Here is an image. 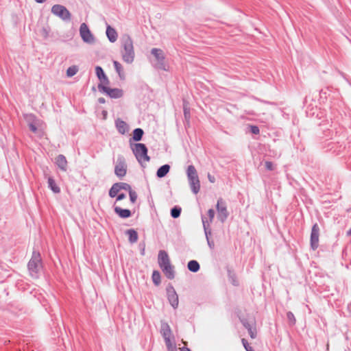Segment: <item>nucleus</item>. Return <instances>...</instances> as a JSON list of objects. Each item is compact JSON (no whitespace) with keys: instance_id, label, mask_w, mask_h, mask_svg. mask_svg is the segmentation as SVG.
<instances>
[{"instance_id":"obj_1","label":"nucleus","mask_w":351,"mask_h":351,"mask_svg":"<svg viewBox=\"0 0 351 351\" xmlns=\"http://www.w3.org/2000/svg\"><path fill=\"white\" fill-rule=\"evenodd\" d=\"M121 42L122 47L121 53L123 60L128 64L132 63L135 56L132 39L129 35H124L121 38Z\"/></svg>"},{"instance_id":"obj_2","label":"nucleus","mask_w":351,"mask_h":351,"mask_svg":"<svg viewBox=\"0 0 351 351\" xmlns=\"http://www.w3.org/2000/svg\"><path fill=\"white\" fill-rule=\"evenodd\" d=\"M29 275L34 278H38L43 268L42 258L38 252L34 251L32 258L27 264Z\"/></svg>"},{"instance_id":"obj_3","label":"nucleus","mask_w":351,"mask_h":351,"mask_svg":"<svg viewBox=\"0 0 351 351\" xmlns=\"http://www.w3.org/2000/svg\"><path fill=\"white\" fill-rule=\"evenodd\" d=\"M131 149L136 160L143 167V163L149 162L150 157L147 155V148L143 143H134L131 145Z\"/></svg>"},{"instance_id":"obj_4","label":"nucleus","mask_w":351,"mask_h":351,"mask_svg":"<svg viewBox=\"0 0 351 351\" xmlns=\"http://www.w3.org/2000/svg\"><path fill=\"white\" fill-rule=\"evenodd\" d=\"M186 176L191 191L194 194H197L200 190V182L197 171L193 165L188 166Z\"/></svg>"},{"instance_id":"obj_5","label":"nucleus","mask_w":351,"mask_h":351,"mask_svg":"<svg viewBox=\"0 0 351 351\" xmlns=\"http://www.w3.org/2000/svg\"><path fill=\"white\" fill-rule=\"evenodd\" d=\"M51 13L64 21H69L71 19V12L65 6L60 4H56L52 6Z\"/></svg>"},{"instance_id":"obj_6","label":"nucleus","mask_w":351,"mask_h":351,"mask_svg":"<svg viewBox=\"0 0 351 351\" xmlns=\"http://www.w3.org/2000/svg\"><path fill=\"white\" fill-rule=\"evenodd\" d=\"M152 54L154 56L156 63L154 64V66L160 70H166V65L165 63V55L160 49L153 48L151 51Z\"/></svg>"},{"instance_id":"obj_7","label":"nucleus","mask_w":351,"mask_h":351,"mask_svg":"<svg viewBox=\"0 0 351 351\" xmlns=\"http://www.w3.org/2000/svg\"><path fill=\"white\" fill-rule=\"evenodd\" d=\"M218 219L223 223L228 218L229 213L227 210V206L222 198H219L216 205Z\"/></svg>"},{"instance_id":"obj_8","label":"nucleus","mask_w":351,"mask_h":351,"mask_svg":"<svg viewBox=\"0 0 351 351\" xmlns=\"http://www.w3.org/2000/svg\"><path fill=\"white\" fill-rule=\"evenodd\" d=\"M98 89L101 92L105 93L111 98L118 99L123 96V90L120 88H111L101 84H98Z\"/></svg>"},{"instance_id":"obj_9","label":"nucleus","mask_w":351,"mask_h":351,"mask_svg":"<svg viewBox=\"0 0 351 351\" xmlns=\"http://www.w3.org/2000/svg\"><path fill=\"white\" fill-rule=\"evenodd\" d=\"M80 34L84 42L90 44L94 43V36L86 23H83L81 24L80 27Z\"/></svg>"},{"instance_id":"obj_10","label":"nucleus","mask_w":351,"mask_h":351,"mask_svg":"<svg viewBox=\"0 0 351 351\" xmlns=\"http://www.w3.org/2000/svg\"><path fill=\"white\" fill-rule=\"evenodd\" d=\"M127 173V165L123 156H119L117 158V164L114 167V173L119 178H123Z\"/></svg>"},{"instance_id":"obj_11","label":"nucleus","mask_w":351,"mask_h":351,"mask_svg":"<svg viewBox=\"0 0 351 351\" xmlns=\"http://www.w3.org/2000/svg\"><path fill=\"white\" fill-rule=\"evenodd\" d=\"M319 227L317 223H315L311 229V247L315 250L319 246Z\"/></svg>"},{"instance_id":"obj_12","label":"nucleus","mask_w":351,"mask_h":351,"mask_svg":"<svg viewBox=\"0 0 351 351\" xmlns=\"http://www.w3.org/2000/svg\"><path fill=\"white\" fill-rule=\"evenodd\" d=\"M167 298L171 306L176 309L178 306V295L173 286L167 288Z\"/></svg>"},{"instance_id":"obj_13","label":"nucleus","mask_w":351,"mask_h":351,"mask_svg":"<svg viewBox=\"0 0 351 351\" xmlns=\"http://www.w3.org/2000/svg\"><path fill=\"white\" fill-rule=\"evenodd\" d=\"M158 262L160 268L170 264V259L168 254L165 250H160L158 256Z\"/></svg>"},{"instance_id":"obj_14","label":"nucleus","mask_w":351,"mask_h":351,"mask_svg":"<svg viewBox=\"0 0 351 351\" xmlns=\"http://www.w3.org/2000/svg\"><path fill=\"white\" fill-rule=\"evenodd\" d=\"M160 333L163 337L164 339H170L172 336L171 330L169 325L166 322H162Z\"/></svg>"},{"instance_id":"obj_15","label":"nucleus","mask_w":351,"mask_h":351,"mask_svg":"<svg viewBox=\"0 0 351 351\" xmlns=\"http://www.w3.org/2000/svg\"><path fill=\"white\" fill-rule=\"evenodd\" d=\"M56 164L62 171H65L67 169V160L62 154H59L56 158Z\"/></svg>"},{"instance_id":"obj_16","label":"nucleus","mask_w":351,"mask_h":351,"mask_svg":"<svg viewBox=\"0 0 351 351\" xmlns=\"http://www.w3.org/2000/svg\"><path fill=\"white\" fill-rule=\"evenodd\" d=\"M160 269L168 279L172 280L175 278L174 267L171 263Z\"/></svg>"},{"instance_id":"obj_17","label":"nucleus","mask_w":351,"mask_h":351,"mask_svg":"<svg viewBox=\"0 0 351 351\" xmlns=\"http://www.w3.org/2000/svg\"><path fill=\"white\" fill-rule=\"evenodd\" d=\"M106 36L111 43H114L118 37L116 30L110 25L107 26Z\"/></svg>"},{"instance_id":"obj_18","label":"nucleus","mask_w":351,"mask_h":351,"mask_svg":"<svg viewBox=\"0 0 351 351\" xmlns=\"http://www.w3.org/2000/svg\"><path fill=\"white\" fill-rule=\"evenodd\" d=\"M114 212L121 218H128L132 215L130 210L123 209L119 206L114 207Z\"/></svg>"},{"instance_id":"obj_19","label":"nucleus","mask_w":351,"mask_h":351,"mask_svg":"<svg viewBox=\"0 0 351 351\" xmlns=\"http://www.w3.org/2000/svg\"><path fill=\"white\" fill-rule=\"evenodd\" d=\"M116 126L119 132L122 134H124L128 131V125L122 120L118 119L116 121Z\"/></svg>"},{"instance_id":"obj_20","label":"nucleus","mask_w":351,"mask_h":351,"mask_svg":"<svg viewBox=\"0 0 351 351\" xmlns=\"http://www.w3.org/2000/svg\"><path fill=\"white\" fill-rule=\"evenodd\" d=\"M48 186L55 193H59L60 192V187L56 184L54 179L51 177L48 178Z\"/></svg>"},{"instance_id":"obj_21","label":"nucleus","mask_w":351,"mask_h":351,"mask_svg":"<svg viewBox=\"0 0 351 351\" xmlns=\"http://www.w3.org/2000/svg\"><path fill=\"white\" fill-rule=\"evenodd\" d=\"M202 223H203V227H204V232H205V235H206V239L208 240L210 239L209 237L211 234V230L210 229V225L208 222V219L202 216Z\"/></svg>"},{"instance_id":"obj_22","label":"nucleus","mask_w":351,"mask_h":351,"mask_svg":"<svg viewBox=\"0 0 351 351\" xmlns=\"http://www.w3.org/2000/svg\"><path fill=\"white\" fill-rule=\"evenodd\" d=\"M169 170L170 166L169 165H164L158 169L156 176L158 178H163L169 173Z\"/></svg>"},{"instance_id":"obj_23","label":"nucleus","mask_w":351,"mask_h":351,"mask_svg":"<svg viewBox=\"0 0 351 351\" xmlns=\"http://www.w3.org/2000/svg\"><path fill=\"white\" fill-rule=\"evenodd\" d=\"M126 234L128 235L129 241L131 243H134L138 241V233L134 229H130L126 231Z\"/></svg>"},{"instance_id":"obj_24","label":"nucleus","mask_w":351,"mask_h":351,"mask_svg":"<svg viewBox=\"0 0 351 351\" xmlns=\"http://www.w3.org/2000/svg\"><path fill=\"white\" fill-rule=\"evenodd\" d=\"M187 267H188L189 270L192 272H197L199 270V268H200L199 264L198 263V262L197 261H194V260L190 261L188 263Z\"/></svg>"},{"instance_id":"obj_25","label":"nucleus","mask_w":351,"mask_h":351,"mask_svg":"<svg viewBox=\"0 0 351 351\" xmlns=\"http://www.w3.org/2000/svg\"><path fill=\"white\" fill-rule=\"evenodd\" d=\"M144 134L143 130L141 128H136L133 131V139L135 141H139L142 139Z\"/></svg>"},{"instance_id":"obj_26","label":"nucleus","mask_w":351,"mask_h":351,"mask_svg":"<svg viewBox=\"0 0 351 351\" xmlns=\"http://www.w3.org/2000/svg\"><path fill=\"white\" fill-rule=\"evenodd\" d=\"M114 69L121 78L124 77L123 70L122 65L118 62L114 60L113 62Z\"/></svg>"},{"instance_id":"obj_27","label":"nucleus","mask_w":351,"mask_h":351,"mask_svg":"<svg viewBox=\"0 0 351 351\" xmlns=\"http://www.w3.org/2000/svg\"><path fill=\"white\" fill-rule=\"evenodd\" d=\"M119 187V186L117 183L114 184L112 186V187L110 188V189L109 191L110 197H114L118 195L119 192L120 191V189Z\"/></svg>"},{"instance_id":"obj_28","label":"nucleus","mask_w":351,"mask_h":351,"mask_svg":"<svg viewBox=\"0 0 351 351\" xmlns=\"http://www.w3.org/2000/svg\"><path fill=\"white\" fill-rule=\"evenodd\" d=\"M78 67L75 65L69 67L66 70V76L69 77H73L78 71Z\"/></svg>"},{"instance_id":"obj_29","label":"nucleus","mask_w":351,"mask_h":351,"mask_svg":"<svg viewBox=\"0 0 351 351\" xmlns=\"http://www.w3.org/2000/svg\"><path fill=\"white\" fill-rule=\"evenodd\" d=\"M181 208L179 207V206H174L173 208H171V216L173 217V218H178L180 217V213H181Z\"/></svg>"},{"instance_id":"obj_30","label":"nucleus","mask_w":351,"mask_h":351,"mask_svg":"<svg viewBox=\"0 0 351 351\" xmlns=\"http://www.w3.org/2000/svg\"><path fill=\"white\" fill-rule=\"evenodd\" d=\"M152 280L156 285H158L160 283V274L158 271H154L152 274Z\"/></svg>"},{"instance_id":"obj_31","label":"nucleus","mask_w":351,"mask_h":351,"mask_svg":"<svg viewBox=\"0 0 351 351\" xmlns=\"http://www.w3.org/2000/svg\"><path fill=\"white\" fill-rule=\"evenodd\" d=\"M165 342L169 351H175L176 346L171 338L165 339Z\"/></svg>"},{"instance_id":"obj_32","label":"nucleus","mask_w":351,"mask_h":351,"mask_svg":"<svg viewBox=\"0 0 351 351\" xmlns=\"http://www.w3.org/2000/svg\"><path fill=\"white\" fill-rule=\"evenodd\" d=\"M96 75L99 80H101V78H105L106 74L104 72L102 68L99 66H96L95 68Z\"/></svg>"},{"instance_id":"obj_33","label":"nucleus","mask_w":351,"mask_h":351,"mask_svg":"<svg viewBox=\"0 0 351 351\" xmlns=\"http://www.w3.org/2000/svg\"><path fill=\"white\" fill-rule=\"evenodd\" d=\"M287 318L290 325L293 326L295 324L296 319L294 315L291 311L287 312Z\"/></svg>"},{"instance_id":"obj_34","label":"nucleus","mask_w":351,"mask_h":351,"mask_svg":"<svg viewBox=\"0 0 351 351\" xmlns=\"http://www.w3.org/2000/svg\"><path fill=\"white\" fill-rule=\"evenodd\" d=\"M119 186V189L121 190H128L129 192L130 190H132L131 186L130 184L125 183V182H119L117 183Z\"/></svg>"},{"instance_id":"obj_35","label":"nucleus","mask_w":351,"mask_h":351,"mask_svg":"<svg viewBox=\"0 0 351 351\" xmlns=\"http://www.w3.org/2000/svg\"><path fill=\"white\" fill-rule=\"evenodd\" d=\"M129 195H130V201L132 203H134L136 201V199H137V194H136V193L132 189L129 192Z\"/></svg>"},{"instance_id":"obj_36","label":"nucleus","mask_w":351,"mask_h":351,"mask_svg":"<svg viewBox=\"0 0 351 351\" xmlns=\"http://www.w3.org/2000/svg\"><path fill=\"white\" fill-rule=\"evenodd\" d=\"M241 342L246 351H254V349L249 345L247 341L245 339H242Z\"/></svg>"},{"instance_id":"obj_37","label":"nucleus","mask_w":351,"mask_h":351,"mask_svg":"<svg viewBox=\"0 0 351 351\" xmlns=\"http://www.w3.org/2000/svg\"><path fill=\"white\" fill-rule=\"evenodd\" d=\"M208 215L209 217V220H208V222L210 224V223H212L215 217V211L213 208H210L208 210Z\"/></svg>"},{"instance_id":"obj_38","label":"nucleus","mask_w":351,"mask_h":351,"mask_svg":"<svg viewBox=\"0 0 351 351\" xmlns=\"http://www.w3.org/2000/svg\"><path fill=\"white\" fill-rule=\"evenodd\" d=\"M265 166L268 171H273L274 169V165L272 162L265 161Z\"/></svg>"},{"instance_id":"obj_39","label":"nucleus","mask_w":351,"mask_h":351,"mask_svg":"<svg viewBox=\"0 0 351 351\" xmlns=\"http://www.w3.org/2000/svg\"><path fill=\"white\" fill-rule=\"evenodd\" d=\"M250 132L254 134H258L260 130L256 125H250Z\"/></svg>"},{"instance_id":"obj_40","label":"nucleus","mask_w":351,"mask_h":351,"mask_svg":"<svg viewBox=\"0 0 351 351\" xmlns=\"http://www.w3.org/2000/svg\"><path fill=\"white\" fill-rule=\"evenodd\" d=\"M249 332V335L252 339H255L256 337V328H249V330H247Z\"/></svg>"},{"instance_id":"obj_41","label":"nucleus","mask_w":351,"mask_h":351,"mask_svg":"<svg viewBox=\"0 0 351 351\" xmlns=\"http://www.w3.org/2000/svg\"><path fill=\"white\" fill-rule=\"evenodd\" d=\"M241 323L247 330H249V328H252L251 324L247 322V319H242Z\"/></svg>"},{"instance_id":"obj_42","label":"nucleus","mask_w":351,"mask_h":351,"mask_svg":"<svg viewBox=\"0 0 351 351\" xmlns=\"http://www.w3.org/2000/svg\"><path fill=\"white\" fill-rule=\"evenodd\" d=\"M184 114L185 119H189L190 110L189 108H187V107L185 105H184Z\"/></svg>"},{"instance_id":"obj_43","label":"nucleus","mask_w":351,"mask_h":351,"mask_svg":"<svg viewBox=\"0 0 351 351\" xmlns=\"http://www.w3.org/2000/svg\"><path fill=\"white\" fill-rule=\"evenodd\" d=\"M99 80L101 82L100 84H103L104 86H106V85L109 84V80H108V79L106 75L105 76V78H101V80Z\"/></svg>"},{"instance_id":"obj_44","label":"nucleus","mask_w":351,"mask_h":351,"mask_svg":"<svg viewBox=\"0 0 351 351\" xmlns=\"http://www.w3.org/2000/svg\"><path fill=\"white\" fill-rule=\"evenodd\" d=\"M29 128L30 130L33 132H36L37 131L36 126L32 123H29Z\"/></svg>"},{"instance_id":"obj_45","label":"nucleus","mask_w":351,"mask_h":351,"mask_svg":"<svg viewBox=\"0 0 351 351\" xmlns=\"http://www.w3.org/2000/svg\"><path fill=\"white\" fill-rule=\"evenodd\" d=\"M125 198V195L124 193H121L117 195V201H120Z\"/></svg>"},{"instance_id":"obj_46","label":"nucleus","mask_w":351,"mask_h":351,"mask_svg":"<svg viewBox=\"0 0 351 351\" xmlns=\"http://www.w3.org/2000/svg\"><path fill=\"white\" fill-rule=\"evenodd\" d=\"M207 242H208V245H209V247L211 249H213L215 246L214 241L208 239V240H207Z\"/></svg>"},{"instance_id":"obj_47","label":"nucleus","mask_w":351,"mask_h":351,"mask_svg":"<svg viewBox=\"0 0 351 351\" xmlns=\"http://www.w3.org/2000/svg\"><path fill=\"white\" fill-rule=\"evenodd\" d=\"M98 101H99L100 104H104V103H105V99H104V98H103V97H100V98H99Z\"/></svg>"},{"instance_id":"obj_48","label":"nucleus","mask_w":351,"mask_h":351,"mask_svg":"<svg viewBox=\"0 0 351 351\" xmlns=\"http://www.w3.org/2000/svg\"><path fill=\"white\" fill-rule=\"evenodd\" d=\"M208 180L210 182H215V178L214 177H211L210 175H208Z\"/></svg>"},{"instance_id":"obj_49","label":"nucleus","mask_w":351,"mask_h":351,"mask_svg":"<svg viewBox=\"0 0 351 351\" xmlns=\"http://www.w3.org/2000/svg\"><path fill=\"white\" fill-rule=\"evenodd\" d=\"M36 3H42L45 2L46 0H34Z\"/></svg>"},{"instance_id":"obj_50","label":"nucleus","mask_w":351,"mask_h":351,"mask_svg":"<svg viewBox=\"0 0 351 351\" xmlns=\"http://www.w3.org/2000/svg\"><path fill=\"white\" fill-rule=\"evenodd\" d=\"M180 351H191V350L187 348H181Z\"/></svg>"},{"instance_id":"obj_51","label":"nucleus","mask_w":351,"mask_h":351,"mask_svg":"<svg viewBox=\"0 0 351 351\" xmlns=\"http://www.w3.org/2000/svg\"><path fill=\"white\" fill-rule=\"evenodd\" d=\"M348 236H351V228L347 232Z\"/></svg>"},{"instance_id":"obj_52","label":"nucleus","mask_w":351,"mask_h":351,"mask_svg":"<svg viewBox=\"0 0 351 351\" xmlns=\"http://www.w3.org/2000/svg\"><path fill=\"white\" fill-rule=\"evenodd\" d=\"M141 254H142V255H144V254H145V248H143V249L141 250Z\"/></svg>"},{"instance_id":"obj_53","label":"nucleus","mask_w":351,"mask_h":351,"mask_svg":"<svg viewBox=\"0 0 351 351\" xmlns=\"http://www.w3.org/2000/svg\"><path fill=\"white\" fill-rule=\"evenodd\" d=\"M233 285H237V284L234 281L233 282Z\"/></svg>"}]
</instances>
